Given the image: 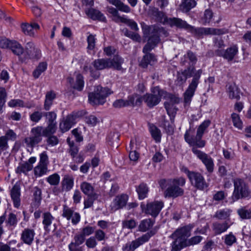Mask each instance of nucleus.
Instances as JSON below:
<instances>
[{
  "label": "nucleus",
  "instance_id": "1",
  "mask_svg": "<svg viewBox=\"0 0 251 251\" xmlns=\"http://www.w3.org/2000/svg\"><path fill=\"white\" fill-rule=\"evenodd\" d=\"M184 59H188L192 65L177 74L176 81L180 85L184 83L186 80L192 77L189 85L184 94V101L185 104H189L193 97L195 92L200 82V79L202 73L201 69L196 70L194 65L197 61L196 54L191 50H188L184 56Z\"/></svg>",
  "mask_w": 251,
  "mask_h": 251
},
{
  "label": "nucleus",
  "instance_id": "2",
  "mask_svg": "<svg viewBox=\"0 0 251 251\" xmlns=\"http://www.w3.org/2000/svg\"><path fill=\"white\" fill-rule=\"evenodd\" d=\"M163 24L171 27H176L179 29H184L190 32L194 36L198 38L202 37L204 35H219L227 32V30L225 29L202 27H195L187 24L185 21L176 17L165 16L163 19Z\"/></svg>",
  "mask_w": 251,
  "mask_h": 251
},
{
  "label": "nucleus",
  "instance_id": "3",
  "mask_svg": "<svg viewBox=\"0 0 251 251\" xmlns=\"http://www.w3.org/2000/svg\"><path fill=\"white\" fill-rule=\"evenodd\" d=\"M186 180L182 177L174 179H162L158 181L162 190L165 189L164 195L165 198H176L184 194V190L179 186L185 185Z\"/></svg>",
  "mask_w": 251,
  "mask_h": 251
},
{
  "label": "nucleus",
  "instance_id": "4",
  "mask_svg": "<svg viewBox=\"0 0 251 251\" xmlns=\"http://www.w3.org/2000/svg\"><path fill=\"white\" fill-rule=\"evenodd\" d=\"M211 122L207 120L203 122L198 127L196 136H194L195 129L190 128L184 134L185 141L193 147L202 148L205 145V141L202 140V137L205 130L210 126Z\"/></svg>",
  "mask_w": 251,
  "mask_h": 251
},
{
  "label": "nucleus",
  "instance_id": "5",
  "mask_svg": "<svg viewBox=\"0 0 251 251\" xmlns=\"http://www.w3.org/2000/svg\"><path fill=\"white\" fill-rule=\"evenodd\" d=\"M193 224H190L177 228L171 235L174 240L172 243L173 251H179L183 249V242L187 241L186 238L191 236V232L194 227Z\"/></svg>",
  "mask_w": 251,
  "mask_h": 251
},
{
  "label": "nucleus",
  "instance_id": "6",
  "mask_svg": "<svg viewBox=\"0 0 251 251\" xmlns=\"http://www.w3.org/2000/svg\"><path fill=\"white\" fill-rule=\"evenodd\" d=\"M151 93H147L143 96V101L149 108H152L157 105L161 101V97L164 98L167 96V92L161 90L159 87L152 88Z\"/></svg>",
  "mask_w": 251,
  "mask_h": 251
},
{
  "label": "nucleus",
  "instance_id": "7",
  "mask_svg": "<svg viewBox=\"0 0 251 251\" xmlns=\"http://www.w3.org/2000/svg\"><path fill=\"white\" fill-rule=\"evenodd\" d=\"M111 93L108 88L98 86L94 92L89 94V102L92 105L103 104L105 102L106 98Z\"/></svg>",
  "mask_w": 251,
  "mask_h": 251
},
{
  "label": "nucleus",
  "instance_id": "8",
  "mask_svg": "<svg viewBox=\"0 0 251 251\" xmlns=\"http://www.w3.org/2000/svg\"><path fill=\"white\" fill-rule=\"evenodd\" d=\"M233 183L234 189L232 196L233 201L249 196L250 192L249 188L243 179L236 178L234 179Z\"/></svg>",
  "mask_w": 251,
  "mask_h": 251
},
{
  "label": "nucleus",
  "instance_id": "9",
  "mask_svg": "<svg viewBox=\"0 0 251 251\" xmlns=\"http://www.w3.org/2000/svg\"><path fill=\"white\" fill-rule=\"evenodd\" d=\"M43 127L37 126L31 128L30 135L25 138L24 142L26 147L33 148L40 143L44 136Z\"/></svg>",
  "mask_w": 251,
  "mask_h": 251
},
{
  "label": "nucleus",
  "instance_id": "10",
  "mask_svg": "<svg viewBox=\"0 0 251 251\" xmlns=\"http://www.w3.org/2000/svg\"><path fill=\"white\" fill-rule=\"evenodd\" d=\"M157 229L155 227L136 240L126 244L123 248V250L124 251H130L135 250L144 243L148 241L150 238L157 232Z\"/></svg>",
  "mask_w": 251,
  "mask_h": 251
},
{
  "label": "nucleus",
  "instance_id": "11",
  "mask_svg": "<svg viewBox=\"0 0 251 251\" xmlns=\"http://www.w3.org/2000/svg\"><path fill=\"white\" fill-rule=\"evenodd\" d=\"M198 147H193L192 151L205 165L208 172L211 173L214 171V161L212 157L206 153L198 150Z\"/></svg>",
  "mask_w": 251,
  "mask_h": 251
},
{
  "label": "nucleus",
  "instance_id": "12",
  "mask_svg": "<svg viewBox=\"0 0 251 251\" xmlns=\"http://www.w3.org/2000/svg\"><path fill=\"white\" fill-rule=\"evenodd\" d=\"M164 206V203L162 201H154L147 204L145 205L142 203L141 207L145 213L151 215L153 217H156Z\"/></svg>",
  "mask_w": 251,
  "mask_h": 251
},
{
  "label": "nucleus",
  "instance_id": "13",
  "mask_svg": "<svg viewBox=\"0 0 251 251\" xmlns=\"http://www.w3.org/2000/svg\"><path fill=\"white\" fill-rule=\"evenodd\" d=\"M165 98L167 100V101L164 102L165 108L168 114L171 117V120L173 121L177 110L175 104L178 103L179 99L174 95L167 93Z\"/></svg>",
  "mask_w": 251,
  "mask_h": 251
},
{
  "label": "nucleus",
  "instance_id": "14",
  "mask_svg": "<svg viewBox=\"0 0 251 251\" xmlns=\"http://www.w3.org/2000/svg\"><path fill=\"white\" fill-rule=\"evenodd\" d=\"M189 179L194 187L201 190L206 189L208 186L203 175L198 172L194 171Z\"/></svg>",
  "mask_w": 251,
  "mask_h": 251
},
{
  "label": "nucleus",
  "instance_id": "15",
  "mask_svg": "<svg viewBox=\"0 0 251 251\" xmlns=\"http://www.w3.org/2000/svg\"><path fill=\"white\" fill-rule=\"evenodd\" d=\"M238 52L236 45H233L228 48L226 50L218 49L215 51V54L219 56L223 57L230 61L233 59Z\"/></svg>",
  "mask_w": 251,
  "mask_h": 251
},
{
  "label": "nucleus",
  "instance_id": "16",
  "mask_svg": "<svg viewBox=\"0 0 251 251\" xmlns=\"http://www.w3.org/2000/svg\"><path fill=\"white\" fill-rule=\"evenodd\" d=\"M25 50L26 58L39 59L41 56V51L32 42H29L26 44Z\"/></svg>",
  "mask_w": 251,
  "mask_h": 251
},
{
  "label": "nucleus",
  "instance_id": "17",
  "mask_svg": "<svg viewBox=\"0 0 251 251\" xmlns=\"http://www.w3.org/2000/svg\"><path fill=\"white\" fill-rule=\"evenodd\" d=\"M62 216L66 218L67 220L71 219L72 223L74 225H76L80 220V216L78 213L75 212L71 208L66 205H63V209Z\"/></svg>",
  "mask_w": 251,
  "mask_h": 251
},
{
  "label": "nucleus",
  "instance_id": "18",
  "mask_svg": "<svg viewBox=\"0 0 251 251\" xmlns=\"http://www.w3.org/2000/svg\"><path fill=\"white\" fill-rule=\"evenodd\" d=\"M10 196L15 207L18 208L21 204V188L18 183H16L10 191Z\"/></svg>",
  "mask_w": 251,
  "mask_h": 251
},
{
  "label": "nucleus",
  "instance_id": "19",
  "mask_svg": "<svg viewBox=\"0 0 251 251\" xmlns=\"http://www.w3.org/2000/svg\"><path fill=\"white\" fill-rule=\"evenodd\" d=\"M76 117V115L74 114L68 115L66 119L60 123L59 127L60 130L63 132L68 131L75 124Z\"/></svg>",
  "mask_w": 251,
  "mask_h": 251
},
{
  "label": "nucleus",
  "instance_id": "20",
  "mask_svg": "<svg viewBox=\"0 0 251 251\" xmlns=\"http://www.w3.org/2000/svg\"><path fill=\"white\" fill-rule=\"evenodd\" d=\"M35 234L33 229L28 228H25L22 231L21 239L24 243L28 245H31L32 244Z\"/></svg>",
  "mask_w": 251,
  "mask_h": 251
},
{
  "label": "nucleus",
  "instance_id": "21",
  "mask_svg": "<svg viewBox=\"0 0 251 251\" xmlns=\"http://www.w3.org/2000/svg\"><path fill=\"white\" fill-rule=\"evenodd\" d=\"M87 16L93 20H99L101 22H106V19L104 15L99 10L94 8H88L85 10Z\"/></svg>",
  "mask_w": 251,
  "mask_h": 251
},
{
  "label": "nucleus",
  "instance_id": "22",
  "mask_svg": "<svg viewBox=\"0 0 251 251\" xmlns=\"http://www.w3.org/2000/svg\"><path fill=\"white\" fill-rule=\"evenodd\" d=\"M68 82L71 84V86L75 89L81 91L82 90L84 85L83 76L78 74L76 76L75 83L74 84V79L73 78L69 77L67 79Z\"/></svg>",
  "mask_w": 251,
  "mask_h": 251
},
{
  "label": "nucleus",
  "instance_id": "23",
  "mask_svg": "<svg viewBox=\"0 0 251 251\" xmlns=\"http://www.w3.org/2000/svg\"><path fill=\"white\" fill-rule=\"evenodd\" d=\"M226 92L230 99H240V90L235 83H228L226 85Z\"/></svg>",
  "mask_w": 251,
  "mask_h": 251
},
{
  "label": "nucleus",
  "instance_id": "24",
  "mask_svg": "<svg viewBox=\"0 0 251 251\" xmlns=\"http://www.w3.org/2000/svg\"><path fill=\"white\" fill-rule=\"evenodd\" d=\"M196 4L195 0H182L179 5V9L183 13H187L195 7Z\"/></svg>",
  "mask_w": 251,
  "mask_h": 251
},
{
  "label": "nucleus",
  "instance_id": "25",
  "mask_svg": "<svg viewBox=\"0 0 251 251\" xmlns=\"http://www.w3.org/2000/svg\"><path fill=\"white\" fill-rule=\"evenodd\" d=\"M62 189L66 192L71 190L74 186V178L72 176L65 175L61 182Z\"/></svg>",
  "mask_w": 251,
  "mask_h": 251
},
{
  "label": "nucleus",
  "instance_id": "26",
  "mask_svg": "<svg viewBox=\"0 0 251 251\" xmlns=\"http://www.w3.org/2000/svg\"><path fill=\"white\" fill-rule=\"evenodd\" d=\"M142 59L140 65L143 68H147L148 65H152L156 61L155 56L152 53H145Z\"/></svg>",
  "mask_w": 251,
  "mask_h": 251
},
{
  "label": "nucleus",
  "instance_id": "27",
  "mask_svg": "<svg viewBox=\"0 0 251 251\" xmlns=\"http://www.w3.org/2000/svg\"><path fill=\"white\" fill-rule=\"evenodd\" d=\"M230 226L226 222L222 223L215 222L212 224V228L216 235H219L225 232Z\"/></svg>",
  "mask_w": 251,
  "mask_h": 251
},
{
  "label": "nucleus",
  "instance_id": "28",
  "mask_svg": "<svg viewBox=\"0 0 251 251\" xmlns=\"http://www.w3.org/2000/svg\"><path fill=\"white\" fill-rule=\"evenodd\" d=\"M110 3L116 6L118 9L123 12L129 13L131 11V8L129 6L125 4L121 0H106Z\"/></svg>",
  "mask_w": 251,
  "mask_h": 251
},
{
  "label": "nucleus",
  "instance_id": "29",
  "mask_svg": "<svg viewBox=\"0 0 251 251\" xmlns=\"http://www.w3.org/2000/svg\"><path fill=\"white\" fill-rule=\"evenodd\" d=\"M124 59L118 55H115L113 59H108V62L110 63L109 68H113L117 70L122 69V64L124 63Z\"/></svg>",
  "mask_w": 251,
  "mask_h": 251
},
{
  "label": "nucleus",
  "instance_id": "30",
  "mask_svg": "<svg viewBox=\"0 0 251 251\" xmlns=\"http://www.w3.org/2000/svg\"><path fill=\"white\" fill-rule=\"evenodd\" d=\"M110 64V63L108 62V59H98L93 62V65L97 70H102L109 68Z\"/></svg>",
  "mask_w": 251,
  "mask_h": 251
},
{
  "label": "nucleus",
  "instance_id": "31",
  "mask_svg": "<svg viewBox=\"0 0 251 251\" xmlns=\"http://www.w3.org/2000/svg\"><path fill=\"white\" fill-rule=\"evenodd\" d=\"M55 98L56 94L54 91H50L47 92L44 105V109L48 111L50 110L52 104L53 100Z\"/></svg>",
  "mask_w": 251,
  "mask_h": 251
},
{
  "label": "nucleus",
  "instance_id": "32",
  "mask_svg": "<svg viewBox=\"0 0 251 251\" xmlns=\"http://www.w3.org/2000/svg\"><path fill=\"white\" fill-rule=\"evenodd\" d=\"M43 224L44 228L47 231H50V227L51 226L52 221L54 220L53 217L50 212H45L43 215Z\"/></svg>",
  "mask_w": 251,
  "mask_h": 251
},
{
  "label": "nucleus",
  "instance_id": "33",
  "mask_svg": "<svg viewBox=\"0 0 251 251\" xmlns=\"http://www.w3.org/2000/svg\"><path fill=\"white\" fill-rule=\"evenodd\" d=\"M9 49L15 55L20 56L24 52V48L22 45L15 40H11Z\"/></svg>",
  "mask_w": 251,
  "mask_h": 251
},
{
  "label": "nucleus",
  "instance_id": "34",
  "mask_svg": "<svg viewBox=\"0 0 251 251\" xmlns=\"http://www.w3.org/2000/svg\"><path fill=\"white\" fill-rule=\"evenodd\" d=\"M128 197L126 195H121L117 196L114 201L115 209H118L125 206L127 202Z\"/></svg>",
  "mask_w": 251,
  "mask_h": 251
},
{
  "label": "nucleus",
  "instance_id": "35",
  "mask_svg": "<svg viewBox=\"0 0 251 251\" xmlns=\"http://www.w3.org/2000/svg\"><path fill=\"white\" fill-rule=\"evenodd\" d=\"M80 187L82 192L86 195L91 196L96 195L94 193L93 186L90 183L86 181L82 182L80 184Z\"/></svg>",
  "mask_w": 251,
  "mask_h": 251
},
{
  "label": "nucleus",
  "instance_id": "36",
  "mask_svg": "<svg viewBox=\"0 0 251 251\" xmlns=\"http://www.w3.org/2000/svg\"><path fill=\"white\" fill-rule=\"evenodd\" d=\"M107 10L109 14H111L112 20L116 23L121 22L124 17V16H120L118 12L119 10L117 7L116 8L112 6H109L107 7Z\"/></svg>",
  "mask_w": 251,
  "mask_h": 251
},
{
  "label": "nucleus",
  "instance_id": "37",
  "mask_svg": "<svg viewBox=\"0 0 251 251\" xmlns=\"http://www.w3.org/2000/svg\"><path fill=\"white\" fill-rule=\"evenodd\" d=\"M154 221L151 219H147L142 220L138 226L139 230L140 231L145 232L152 227Z\"/></svg>",
  "mask_w": 251,
  "mask_h": 251
},
{
  "label": "nucleus",
  "instance_id": "38",
  "mask_svg": "<svg viewBox=\"0 0 251 251\" xmlns=\"http://www.w3.org/2000/svg\"><path fill=\"white\" fill-rule=\"evenodd\" d=\"M33 165L29 164V163L25 162L20 163L18 167L16 168L15 172L17 174H21L22 173L26 175L27 172L32 170Z\"/></svg>",
  "mask_w": 251,
  "mask_h": 251
},
{
  "label": "nucleus",
  "instance_id": "39",
  "mask_svg": "<svg viewBox=\"0 0 251 251\" xmlns=\"http://www.w3.org/2000/svg\"><path fill=\"white\" fill-rule=\"evenodd\" d=\"M203 238L201 236H195L183 242V248L186 247L194 246L200 243Z\"/></svg>",
  "mask_w": 251,
  "mask_h": 251
},
{
  "label": "nucleus",
  "instance_id": "40",
  "mask_svg": "<svg viewBox=\"0 0 251 251\" xmlns=\"http://www.w3.org/2000/svg\"><path fill=\"white\" fill-rule=\"evenodd\" d=\"M231 210L229 209L226 208L217 211L214 217L219 220H225L229 217Z\"/></svg>",
  "mask_w": 251,
  "mask_h": 251
},
{
  "label": "nucleus",
  "instance_id": "41",
  "mask_svg": "<svg viewBox=\"0 0 251 251\" xmlns=\"http://www.w3.org/2000/svg\"><path fill=\"white\" fill-rule=\"evenodd\" d=\"M138 193L139 198L140 200L145 199L147 195L148 192V188L146 184H141L136 189Z\"/></svg>",
  "mask_w": 251,
  "mask_h": 251
},
{
  "label": "nucleus",
  "instance_id": "42",
  "mask_svg": "<svg viewBox=\"0 0 251 251\" xmlns=\"http://www.w3.org/2000/svg\"><path fill=\"white\" fill-rule=\"evenodd\" d=\"M57 123H48V126L44 128L43 127L44 136L45 137L49 136L54 134L56 130Z\"/></svg>",
  "mask_w": 251,
  "mask_h": 251
},
{
  "label": "nucleus",
  "instance_id": "43",
  "mask_svg": "<svg viewBox=\"0 0 251 251\" xmlns=\"http://www.w3.org/2000/svg\"><path fill=\"white\" fill-rule=\"evenodd\" d=\"M48 171L47 166L38 164L34 168V174L36 176L40 177L46 174Z\"/></svg>",
  "mask_w": 251,
  "mask_h": 251
},
{
  "label": "nucleus",
  "instance_id": "44",
  "mask_svg": "<svg viewBox=\"0 0 251 251\" xmlns=\"http://www.w3.org/2000/svg\"><path fill=\"white\" fill-rule=\"evenodd\" d=\"M47 67V64L46 62H41L39 64L36 69L33 72V76L37 78L40 75L44 72Z\"/></svg>",
  "mask_w": 251,
  "mask_h": 251
},
{
  "label": "nucleus",
  "instance_id": "45",
  "mask_svg": "<svg viewBox=\"0 0 251 251\" xmlns=\"http://www.w3.org/2000/svg\"><path fill=\"white\" fill-rule=\"evenodd\" d=\"M60 177L57 173L49 176L46 178V181L51 185L57 186L59 184Z\"/></svg>",
  "mask_w": 251,
  "mask_h": 251
},
{
  "label": "nucleus",
  "instance_id": "46",
  "mask_svg": "<svg viewBox=\"0 0 251 251\" xmlns=\"http://www.w3.org/2000/svg\"><path fill=\"white\" fill-rule=\"evenodd\" d=\"M150 132L152 137L156 142H159L161 140L160 130L155 126L152 125L150 126Z\"/></svg>",
  "mask_w": 251,
  "mask_h": 251
},
{
  "label": "nucleus",
  "instance_id": "47",
  "mask_svg": "<svg viewBox=\"0 0 251 251\" xmlns=\"http://www.w3.org/2000/svg\"><path fill=\"white\" fill-rule=\"evenodd\" d=\"M237 213L243 219H251V207L248 209L242 207L237 210Z\"/></svg>",
  "mask_w": 251,
  "mask_h": 251
},
{
  "label": "nucleus",
  "instance_id": "48",
  "mask_svg": "<svg viewBox=\"0 0 251 251\" xmlns=\"http://www.w3.org/2000/svg\"><path fill=\"white\" fill-rule=\"evenodd\" d=\"M213 16L212 11L210 9H206L203 14V16L201 18V22L202 25H206L209 24Z\"/></svg>",
  "mask_w": 251,
  "mask_h": 251
},
{
  "label": "nucleus",
  "instance_id": "49",
  "mask_svg": "<svg viewBox=\"0 0 251 251\" xmlns=\"http://www.w3.org/2000/svg\"><path fill=\"white\" fill-rule=\"evenodd\" d=\"M231 118L233 126L239 129H241L243 127V123L240 119L239 115L236 113H233L231 114Z\"/></svg>",
  "mask_w": 251,
  "mask_h": 251
},
{
  "label": "nucleus",
  "instance_id": "50",
  "mask_svg": "<svg viewBox=\"0 0 251 251\" xmlns=\"http://www.w3.org/2000/svg\"><path fill=\"white\" fill-rule=\"evenodd\" d=\"M7 98V93L4 87H0V113L2 112V107L4 105Z\"/></svg>",
  "mask_w": 251,
  "mask_h": 251
},
{
  "label": "nucleus",
  "instance_id": "51",
  "mask_svg": "<svg viewBox=\"0 0 251 251\" xmlns=\"http://www.w3.org/2000/svg\"><path fill=\"white\" fill-rule=\"evenodd\" d=\"M121 22L126 24L132 30L135 31L139 30L137 23L133 20L128 19L124 16Z\"/></svg>",
  "mask_w": 251,
  "mask_h": 251
},
{
  "label": "nucleus",
  "instance_id": "52",
  "mask_svg": "<svg viewBox=\"0 0 251 251\" xmlns=\"http://www.w3.org/2000/svg\"><path fill=\"white\" fill-rule=\"evenodd\" d=\"M119 139V135L118 133L112 132L110 133L107 137L108 141L111 145H115L118 146V141Z\"/></svg>",
  "mask_w": 251,
  "mask_h": 251
},
{
  "label": "nucleus",
  "instance_id": "53",
  "mask_svg": "<svg viewBox=\"0 0 251 251\" xmlns=\"http://www.w3.org/2000/svg\"><path fill=\"white\" fill-rule=\"evenodd\" d=\"M18 220L17 216L13 213H10L8 216L6 223L9 226L15 227L17 224Z\"/></svg>",
  "mask_w": 251,
  "mask_h": 251
},
{
  "label": "nucleus",
  "instance_id": "54",
  "mask_svg": "<svg viewBox=\"0 0 251 251\" xmlns=\"http://www.w3.org/2000/svg\"><path fill=\"white\" fill-rule=\"evenodd\" d=\"M237 241L236 237L232 232L225 236V243L227 246H231Z\"/></svg>",
  "mask_w": 251,
  "mask_h": 251
},
{
  "label": "nucleus",
  "instance_id": "55",
  "mask_svg": "<svg viewBox=\"0 0 251 251\" xmlns=\"http://www.w3.org/2000/svg\"><path fill=\"white\" fill-rule=\"evenodd\" d=\"M85 122L89 126H94L99 123L98 119L94 115H90L84 118Z\"/></svg>",
  "mask_w": 251,
  "mask_h": 251
},
{
  "label": "nucleus",
  "instance_id": "56",
  "mask_svg": "<svg viewBox=\"0 0 251 251\" xmlns=\"http://www.w3.org/2000/svg\"><path fill=\"white\" fill-rule=\"evenodd\" d=\"M67 142L70 147L69 149V153L72 156L73 158H75V156H76L78 152V147L75 145L74 143L73 142H71L70 140L67 139Z\"/></svg>",
  "mask_w": 251,
  "mask_h": 251
},
{
  "label": "nucleus",
  "instance_id": "57",
  "mask_svg": "<svg viewBox=\"0 0 251 251\" xmlns=\"http://www.w3.org/2000/svg\"><path fill=\"white\" fill-rule=\"evenodd\" d=\"M98 241H105L107 238L105 233L102 229H97L95 231L94 236Z\"/></svg>",
  "mask_w": 251,
  "mask_h": 251
},
{
  "label": "nucleus",
  "instance_id": "58",
  "mask_svg": "<svg viewBox=\"0 0 251 251\" xmlns=\"http://www.w3.org/2000/svg\"><path fill=\"white\" fill-rule=\"evenodd\" d=\"M40 160L38 164L48 167L49 164V157L46 151H43L39 155Z\"/></svg>",
  "mask_w": 251,
  "mask_h": 251
},
{
  "label": "nucleus",
  "instance_id": "59",
  "mask_svg": "<svg viewBox=\"0 0 251 251\" xmlns=\"http://www.w3.org/2000/svg\"><path fill=\"white\" fill-rule=\"evenodd\" d=\"M24 101L20 99H13L8 102V105L10 107H24Z\"/></svg>",
  "mask_w": 251,
  "mask_h": 251
},
{
  "label": "nucleus",
  "instance_id": "60",
  "mask_svg": "<svg viewBox=\"0 0 251 251\" xmlns=\"http://www.w3.org/2000/svg\"><path fill=\"white\" fill-rule=\"evenodd\" d=\"M44 116H45L48 120V123H56L55 120L56 118V114L54 112H45Z\"/></svg>",
  "mask_w": 251,
  "mask_h": 251
},
{
  "label": "nucleus",
  "instance_id": "61",
  "mask_svg": "<svg viewBox=\"0 0 251 251\" xmlns=\"http://www.w3.org/2000/svg\"><path fill=\"white\" fill-rule=\"evenodd\" d=\"M68 247L70 251H83L84 250V246H81L74 241L69 245Z\"/></svg>",
  "mask_w": 251,
  "mask_h": 251
},
{
  "label": "nucleus",
  "instance_id": "62",
  "mask_svg": "<svg viewBox=\"0 0 251 251\" xmlns=\"http://www.w3.org/2000/svg\"><path fill=\"white\" fill-rule=\"evenodd\" d=\"M97 198V195L88 196V198L85 200L84 208H88L91 207L94 203V201Z\"/></svg>",
  "mask_w": 251,
  "mask_h": 251
},
{
  "label": "nucleus",
  "instance_id": "63",
  "mask_svg": "<svg viewBox=\"0 0 251 251\" xmlns=\"http://www.w3.org/2000/svg\"><path fill=\"white\" fill-rule=\"evenodd\" d=\"M43 113L39 111H35L30 115V119L31 121L38 123L42 118Z\"/></svg>",
  "mask_w": 251,
  "mask_h": 251
},
{
  "label": "nucleus",
  "instance_id": "64",
  "mask_svg": "<svg viewBox=\"0 0 251 251\" xmlns=\"http://www.w3.org/2000/svg\"><path fill=\"white\" fill-rule=\"evenodd\" d=\"M2 136L5 138L7 142L8 140L15 141L17 138L16 133L12 129H8Z\"/></svg>",
  "mask_w": 251,
  "mask_h": 251
}]
</instances>
